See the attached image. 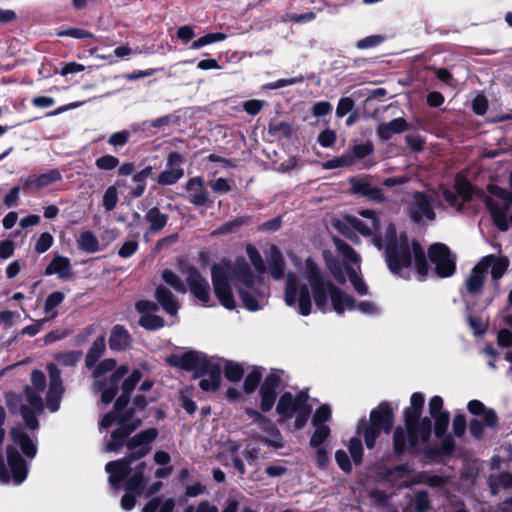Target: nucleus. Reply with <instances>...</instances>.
I'll return each instance as SVG.
<instances>
[{
  "instance_id": "nucleus-1",
  "label": "nucleus",
  "mask_w": 512,
  "mask_h": 512,
  "mask_svg": "<svg viewBox=\"0 0 512 512\" xmlns=\"http://www.w3.org/2000/svg\"><path fill=\"white\" fill-rule=\"evenodd\" d=\"M424 403L423 393L414 392L410 398V406L403 411L404 426L398 425L393 428L394 411L390 403L383 401L370 411L369 421L363 418L358 422L356 432L363 435L366 448L372 450L381 433L390 434L393 430V455L397 458L406 453L414 455L417 453L419 442L427 444L432 434L431 418L422 417Z\"/></svg>"
},
{
  "instance_id": "nucleus-2",
  "label": "nucleus",
  "mask_w": 512,
  "mask_h": 512,
  "mask_svg": "<svg viewBox=\"0 0 512 512\" xmlns=\"http://www.w3.org/2000/svg\"><path fill=\"white\" fill-rule=\"evenodd\" d=\"M13 444L6 446V460L0 450V482L9 483L11 480L19 485L28 476V463L21 453L28 459L36 457L37 443L20 427H13L9 431Z\"/></svg>"
},
{
  "instance_id": "nucleus-3",
  "label": "nucleus",
  "mask_w": 512,
  "mask_h": 512,
  "mask_svg": "<svg viewBox=\"0 0 512 512\" xmlns=\"http://www.w3.org/2000/svg\"><path fill=\"white\" fill-rule=\"evenodd\" d=\"M305 277L311 287L314 303L318 310L325 313L328 310V299L332 302L333 310L342 314L346 309L355 310L356 300L337 287L331 280L325 279L321 269L312 257L305 260Z\"/></svg>"
},
{
  "instance_id": "nucleus-4",
  "label": "nucleus",
  "mask_w": 512,
  "mask_h": 512,
  "mask_svg": "<svg viewBox=\"0 0 512 512\" xmlns=\"http://www.w3.org/2000/svg\"><path fill=\"white\" fill-rule=\"evenodd\" d=\"M166 362L184 371H192L193 379H200L199 387L204 392H215L221 385L222 367L220 363L211 362L203 352L189 350L180 355L172 354Z\"/></svg>"
},
{
  "instance_id": "nucleus-5",
  "label": "nucleus",
  "mask_w": 512,
  "mask_h": 512,
  "mask_svg": "<svg viewBox=\"0 0 512 512\" xmlns=\"http://www.w3.org/2000/svg\"><path fill=\"white\" fill-rule=\"evenodd\" d=\"M309 395L305 390L296 395L286 391L281 394L276 404V413L279 415L278 424L284 425L295 415L294 430L303 429L312 413V406L308 403Z\"/></svg>"
},
{
  "instance_id": "nucleus-6",
  "label": "nucleus",
  "mask_w": 512,
  "mask_h": 512,
  "mask_svg": "<svg viewBox=\"0 0 512 512\" xmlns=\"http://www.w3.org/2000/svg\"><path fill=\"white\" fill-rule=\"evenodd\" d=\"M261 380L262 368L254 367L244 379L243 391L246 395H251L259 387L260 411L269 412L277 400L281 377L277 373L271 372L262 382Z\"/></svg>"
},
{
  "instance_id": "nucleus-7",
  "label": "nucleus",
  "mask_w": 512,
  "mask_h": 512,
  "mask_svg": "<svg viewBox=\"0 0 512 512\" xmlns=\"http://www.w3.org/2000/svg\"><path fill=\"white\" fill-rule=\"evenodd\" d=\"M467 410L475 416L468 423L469 432L475 440L480 441L484 438L485 428L492 431L498 430L499 417L493 408L486 407L480 400L473 399L467 403Z\"/></svg>"
},
{
  "instance_id": "nucleus-8",
  "label": "nucleus",
  "mask_w": 512,
  "mask_h": 512,
  "mask_svg": "<svg viewBox=\"0 0 512 512\" xmlns=\"http://www.w3.org/2000/svg\"><path fill=\"white\" fill-rule=\"evenodd\" d=\"M434 419V435L436 438L441 439L439 447L427 448L424 450V456L436 462L438 458L445 456L450 457L455 451L456 442L451 434H447L449 426L450 415L448 411L441 413V415L432 417Z\"/></svg>"
},
{
  "instance_id": "nucleus-9",
  "label": "nucleus",
  "mask_w": 512,
  "mask_h": 512,
  "mask_svg": "<svg viewBox=\"0 0 512 512\" xmlns=\"http://www.w3.org/2000/svg\"><path fill=\"white\" fill-rule=\"evenodd\" d=\"M412 247L405 233L401 234V242L395 245H385L384 256L389 271L400 275L403 269L410 268L413 263Z\"/></svg>"
},
{
  "instance_id": "nucleus-10",
  "label": "nucleus",
  "mask_w": 512,
  "mask_h": 512,
  "mask_svg": "<svg viewBox=\"0 0 512 512\" xmlns=\"http://www.w3.org/2000/svg\"><path fill=\"white\" fill-rule=\"evenodd\" d=\"M284 298L290 307L298 304V312L302 316H308L311 313L312 301L309 287L307 284H300L292 274L287 278Z\"/></svg>"
},
{
  "instance_id": "nucleus-11",
  "label": "nucleus",
  "mask_w": 512,
  "mask_h": 512,
  "mask_svg": "<svg viewBox=\"0 0 512 512\" xmlns=\"http://www.w3.org/2000/svg\"><path fill=\"white\" fill-rule=\"evenodd\" d=\"M211 280L214 294L219 303L228 310H234L236 308V301L227 269L218 263L213 264L211 267Z\"/></svg>"
},
{
  "instance_id": "nucleus-12",
  "label": "nucleus",
  "mask_w": 512,
  "mask_h": 512,
  "mask_svg": "<svg viewBox=\"0 0 512 512\" xmlns=\"http://www.w3.org/2000/svg\"><path fill=\"white\" fill-rule=\"evenodd\" d=\"M428 257L435 265V273L440 278L451 277L456 271V259L449 247L443 243L431 244Z\"/></svg>"
},
{
  "instance_id": "nucleus-13",
  "label": "nucleus",
  "mask_w": 512,
  "mask_h": 512,
  "mask_svg": "<svg viewBox=\"0 0 512 512\" xmlns=\"http://www.w3.org/2000/svg\"><path fill=\"white\" fill-rule=\"evenodd\" d=\"M370 176L356 177L352 176L348 182L350 184V193L357 195L368 200L381 204L386 201V197L381 188L373 186L370 181Z\"/></svg>"
},
{
  "instance_id": "nucleus-14",
  "label": "nucleus",
  "mask_w": 512,
  "mask_h": 512,
  "mask_svg": "<svg viewBox=\"0 0 512 512\" xmlns=\"http://www.w3.org/2000/svg\"><path fill=\"white\" fill-rule=\"evenodd\" d=\"M187 277L186 283L191 294L203 304L210 301V286L206 278H204L199 270L190 265L186 269Z\"/></svg>"
},
{
  "instance_id": "nucleus-15",
  "label": "nucleus",
  "mask_w": 512,
  "mask_h": 512,
  "mask_svg": "<svg viewBox=\"0 0 512 512\" xmlns=\"http://www.w3.org/2000/svg\"><path fill=\"white\" fill-rule=\"evenodd\" d=\"M185 189L188 193L187 199L192 205L196 207L206 206L208 208L213 206L214 200L210 198L204 179L201 176L190 178L186 182Z\"/></svg>"
},
{
  "instance_id": "nucleus-16",
  "label": "nucleus",
  "mask_w": 512,
  "mask_h": 512,
  "mask_svg": "<svg viewBox=\"0 0 512 512\" xmlns=\"http://www.w3.org/2000/svg\"><path fill=\"white\" fill-rule=\"evenodd\" d=\"M414 209L411 211V219L414 223H421L423 217L428 220H435L436 213L433 209V198L431 195L417 191L413 196Z\"/></svg>"
},
{
  "instance_id": "nucleus-17",
  "label": "nucleus",
  "mask_w": 512,
  "mask_h": 512,
  "mask_svg": "<svg viewBox=\"0 0 512 512\" xmlns=\"http://www.w3.org/2000/svg\"><path fill=\"white\" fill-rule=\"evenodd\" d=\"M484 205H485V208L490 213L495 227L501 232H506L509 228V224H508L509 218L507 217V211H508L509 206L512 207V195L510 196V199L508 200V202L503 206H501L493 198L487 196L484 199Z\"/></svg>"
},
{
  "instance_id": "nucleus-18",
  "label": "nucleus",
  "mask_w": 512,
  "mask_h": 512,
  "mask_svg": "<svg viewBox=\"0 0 512 512\" xmlns=\"http://www.w3.org/2000/svg\"><path fill=\"white\" fill-rule=\"evenodd\" d=\"M62 179V175L58 169H51L46 173L40 175H30L26 179H22V188L24 192H36L45 188L52 183L58 182Z\"/></svg>"
},
{
  "instance_id": "nucleus-19",
  "label": "nucleus",
  "mask_w": 512,
  "mask_h": 512,
  "mask_svg": "<svg viewBox=\"0 0 512 512\" xmlns=\"http://www.w3.org/2000/svg\"><path fill=\"white\" fill-rule=\"evenodd\" d=\"M142 372L139 369H133L130 375L124 379L121 383V394L116 398L114 402V410L119 411L126 408L131 401V394L134 391L137 384L142 379Z\"/></svg>"
},
{
  "instance_id": "nucleus-20",
  "label": "nucleus",
  "mask_w": 512,
  "mask_h": 512,
  "mask_svg": "<svg viewBox=\"0 0 512 512\" xmlns=\"http://www.w3.org/2000/svg\"><path fill=\"white\" fill-rule=\"evenodd\" d=\"M133 344V338L128 329L122 324H116L112 327L108 338V345L113 352H122L130 349Z\"/></svg>"
},
{
  "instance_id": "nucleus-21",
  "label": "nucleus",
  "mask_w": 512,
  "mask_h": 512,
  "mask_svg": "<svg viewBox=\"0 0 512 512\" xmlns=\"http://www.w3.org/2000/svg\"><path fill=\"white\" fill-rule=\"evenodd\" d=\"M483 263L478 262L470 271L465 279L464 288L467 294L477 297L482 294L484 283L486 279L485 268L482 267Z\"/></svg>"
},
{
  "instance_id": "nucleus-22",
  "label": "nucleus",
  "mask_w": 512,
  "mask_h": 512,
  "mask_svg": "<svg viewBox=\"0 0 512 512\" xmlns=\"http://www.w3.org/2000/svg\"><path fill=\"white\" fill-rule=\"evenodd\" d=\"M410 129V124L403 117L394 118L377 126L376 134L381 142H386L393 134H400Z\"/></svg>"
},
{
  "instance_id": "nucleus-23",
  "label": "nucleus",
  "mask_w": 512,
  "mask_h": 512,
  "mask_svg": "<svg viewBox=\"0 0 512 512\" xmlns=\"http://www.w3.org/2000/svg\"><path fill=\"white\" fill-rule=\"evenodd\" d=\"M260 428L266 432L270 437L259 435L256 439L269 447H273L275 449H280L283 447V437L274 422L265 416V419L262 420L259 424Z\"/></svg>"
},
{
  "instance_id": "nucleus-24",
  "label": "nucleus",
  "mask_w": 512,
  "mask_h": 512,
  "mask_svg": "<svg viewBox=\"0 0 512 512\" xmlns=\"http://www.w3.org/2000/svg\"><path fill=\"white\" fill-rule=\"evenodd\" d=\"M482 267L485 268L486 274L488 269L491 268V277L494 282H497L503 277L509 267V260L505 256H495L493 254L484 256L480 261Z\"/></svg>"
},
{
  "instance_id": "nucleus-25",
  "label": "nucleus",
  "mask_w": 512,
  "mask_h": 512,
  "mask_svg": "<svg viewBox=\"0 0 512 512\" xmlns=\"http://www.w3.org/2000/svg\"><path fill=\"white\" fill-rule=\"evenodd\" d=\"M105 470L109 474L108 481L114 488L126 480L132 472V468L122 459L108 462L105 466Z\"/></svg>"
},
{
  "instance_id": "nucleus-26",
  "label": "nucleus",
  "mask_w": 512,
  "mask_h": 512,
  "mask_svg": "<svg viewBox=\"0 0 512 512\" xmlns=\"http://www.w3.org/2000/svg\"><path fill=\"white\" fill-rule=\"evenodd\" d=\"M269 273L275 280H280L284 277L286 262L280 248L272 244L269 248L267 256Z\"/></svg>"
},
{
  "instance_id": "nucleus-27",
  "label": "nucleus",
  "mask_w": 512,
  "mask_h": 512,
  "mask_svg": "<svg viewBox=\"0 0 512 512\" xmlns=\"http://www.w3.org/2000/svg\"><path fill=\"white\" fill-rule=\"evenodd\" d=\"M232 279H236L245 288L251 289L255 284L254 274L244 257H237L232 268Z\"/></svg>"
},
{
  "instance_id": "nucleus-28",
  "label": "nucleus",
  "mask_w": 512,
  "mask_h": 512,
  "mask_svg": "<svg viewBox=\"0 0 512 512\" xmlns=\"http://www.w3.org/2000/svg\"><path fill=\"white\" fill-rule=\"evenodd\" d=\"M136 413V408L134 406L124 408L123 410L110 411L106 413L102 420L100 421V427L103 429L110 428L114 423L118 425H124L129 422Z\"/></svg>"
},
{
  "instance_id": "nucleus-29",
  "label": "nucleus",
  "mask_w": 512,
  "mask_h": 512,
  "mask_svg": "<svg viewBox=\"0 0 512 512\" xmlns=\"http://www.w3.org/2000/svg\"><path fill=\"white\" fill-rule=\"evenodd\" d=\"M154 296L157 303L167 314L172 316L177 314L180 305L173 293L167 287L163 285L157 286Z\"/></svg>"
},
{
  "instance_id": "nucleus-30",
  "label": "nucleus",
  "mask_w": 512,
  "mask_h": 512,
  "mask_svg": "<svg viewBox=\"0 0 512 512\" xmlns=\"http://www.w3.org/2000/svg\"><path fill=\"white\" fill-rule=\"evenodd\" d=\"M45 275L57 274L60 279L67 280L73 275L70 260L67 257L57 255L47 265Z\"/></svg>"
},
{
  "instance_id": "nucleus-31",
  "label": "nucleus",
  "mask_w": 512,
  "mask_h": 512,
  "mask_svg": "<svg viewBox=\"0 0 512 512\" xmlns=\"http://www.w3.org/2000/svg\"><path fill=\"white\" fill-rule=\"evenodd\" d=\"M122 379L118 374L112 372L108 382L105 380L97 382L98 390H101V402L104 404L111 403L119 392L118 384Z\"/></svg>"
},
{
  "instance_id": "nucleus-32",
  "label": "nucleus",
  "mask_w": 512,
  "mask_h": 512,
  "mask_svg": "<svg viewBox=\"0 0 512 512\" xmlns=\"http://www.w3.org/2000/svg\"><path fill=\"white\" fill-rule=\"evenodd\" d=\"M152 174L153 167L148 165L132 175V181L135 184L129 191V195L132 198H140L144 195L147 186V179L151 177Z\"/></svg>"
},
{
  "instance_id": "nucleus-33",
  "label": "nucleus",
  "mask_w": 512,
  "mask_h": 512,
  "mask_svg": "<svg viewBox=\"0 0 512 512\" xmlns=\"http://www.w3.org/2000/svg\"><path fill=\"white\" fill-rule=\"evenodd\" d=\"M158 430L156 428L145 429L133 437H131L126 447L128 450H134L141 447H151L150 444L158 437Z\"/></svg>"
},
{
  "instance_id": "nucleus-34",
  "label": "nucleus",
  "mask_w": 512,
  "mask_h": 512,
  "mask_svg": "<svg viewBox=\"0 0 512 512\" xmlns=\"http://www.w3.org/2000/svg\"><path fill=\"white\" fill-rule=\"evenodd\" d=\"M411 247L413 251L412 258L414 259L416 272L422 279H424L428 275L429 270L424 248L416 239L411 241Z\"/></svg>"
},
{
  "instance_id": "nucleus-35",
  "label": "nucleus",
  "mask_w": 512,
  "mask_h": 512,
  "mask_svg": "<svg viewBox=\"0 0 512 512\" xmlns=\"http://www.w3.org/2000/svg\"><path fill=\"white\" fill-rule=\"evenodd\" d=\"M106 350V340L104 335L98 336L90 349L88 350L85 357V366L88 369L95 367L99 359L102 357Z\"/></svg>"
},
{
  "instance_id": "nucleus-36",
  "label": "nucleus",
  "mask_w": 512,
  "mask_h": 512,
  "mask_svg": "<svg viewBox=\"0 0 512 512\" xmlns=\"http://www.w3.org/2000/svg\"><path fill=\"white\" fill-rule=\"evenodd\" d=\"M168 219L169 216L156 206L150 208L145 215V220L149 223V231L152 233L161 231L167 225Z\"/></svg>"
},
{
  "instance_id": "nucleus-37",
  "label": "nucleus",
  "mask_w": 512,
  "mask_h": 512,
  "mask_svg": "<svg viewBox=\"0 0 512 512\" xmlns=\"http://www.w3.org/2000/svg\"><path fill=\"white\" fill-rule=\"evenodd\" d=\"M454 189L464 203L473 199L478 188L473 185L467 178L457 175L454 180Z\"/></svg>"
},
{
  "instance_id": "nucleus-38",
  "label": "nucleus",
  "mask_w": 512,
  "mask_h": 512,
  "mask_svg": "<svg viewBox=\"0 0 512 512\" xmlns=\"http://www.w3.org/2000/svg\"><path fill=\"white\" fill-rule=\"evenodd\" d=\"M47 370L49 374V388L48 392L51 394H60L63 395L65 392V388L63 386L61 371L54 363H49L47 365Z\"/></svg>"
},
{
  "instance_id": "nucleus-39",
  "label": "nucleus",
  "mask_w": 512,
  "mask_h": 512,
  "mask_svg": "<svg viewBox=\"0 0 512 512\" xmlns=\"http://www.w3.org/2000/svg\"><path fill=\"white\" fill-rule=\"evenodd\" d=\"M374 150H375V147H374L373 142L370 140H367L363 143L355 144V145L351 146L347 150V153H348V155H350L352 165H354L356 163V161L365 159L366 157L373 154Z\"/></svg>"
},
{
  "instance_id": "nucleus-40",
  "label": "nucleus",
  "mask_w": 512,
  "mask_h": 512,
  "mask_svg": "<svg viewBox=\"0 0 512 512\" xmlns=\"http://www.w3.org/2000/svg\"><path fill=\"white\" fill-rule=\"evenodd\" d=\"M77 245L80 250L86 253H95L100 249L97 237L90 230L80 233L77 239Z\"/></svg>"
},
{
  "instance_id": "nucleus-41",
  "label": "nucleus",
  "mask_w": 512,
  "mask_h": 512,
  "mask_svg": "<svg viewBox=\"0 0 512 512\" xmlns=\"http://www.w3.org/2000/svg\"><path fill=\"white\" fill-rule=\"evenodd\" d=\"M129 436L127 431L120 425V427L111 432V439L106 444V450L109 452L119 451L127 444L130 439Z\"/></svg>"
},
{
  "instance_id": "nucleus-42",
  "label": "nucleus",
  "mask_w": 512,
  "mask_h": 512,
  "mask_svg": "<svg viewBox=\"0 0 512 512\" xmlns=\"http://www.w3.org/2000/svg\"><path fill=\"white\" fill-rule=\"evenodd\" d=\"M324 260L326 263V266L328 270L330 271L333 278L339 283V284H345L346 283V277L343 271V266L340 263V261L329 255L328 253L324 252Z\"/></svg>"
},
{
  "instance_id": "nucleus-43",
  "label": "nucleus",
  "mask_w": 512,
  "mask_h": 512,
  "mask_svg": "<svg viewBox=\"0 0 512 512\" xmlns=\"http://www.w3.org/2000/svg\"><path fill=\"white\" fill-rule=\"evenodd\" d=\"M224 377L232 383L239 382L245 373L244 367L238 362L226 360L223 368Z\"/></svg>"
},
{
  "instance_id": "nucleus-44",
  "label": "nucleus",
  "mask_w": 512,
  "mask_h": 512,
  "mask_svg": "<svg viewBox=\"0 0 512 512\" xmlns=\"http://www.w3.org/2000/svg\"><path fill=\"white\" fill-rule=\"evenodd\" d=\"M138 324L148 331H157L165 326V319L156 314L141 315Z\"/></svg>"
},
{
  "instance_id": "nucleus-45",
  "label": "nucleus",
  "mask_w": 512,
  "mask_h": 512,
  "mask_svg": "<svg viewBox=\"0 0 512 512\" xmlns=\"http://www.w3.org/2000/svg\"><path fill=\"white\" fill-rule=\"evenodd\" d=\"M184 176V169H165L156 179L157 184L170 186L176 184Z\"/></svg>"
},
{
  "instance_id": "nucleus-46",
  "label": "nucleus",
  "mask_w": 512,
  "mask_h": 512,
  "mask_svg": "<svg viewBox=\"0 0 512 512\" xmlns=\"http://www.w3.org/2000/svg\"><path fill=\"white\" fill-rule=\"evenodd\" d=\"M123 183L121 180H116L114 185L109 186L103 195L102 205L106 211H112L115 209L118 202V191L117 186H121Z\"/></svg>"
},
{
  "instance_id": "nucleus-47",
  "label": "nucleus",
  "mask_w": 512,
  "mask_h": 512,
  "mask_svg": "<svg viewBox=\"0 0 512 512\" xmlns=\"http://www.w3.org/2000/svg\"><path fill=\"white\" fill-rule=\"evenodd\" d=\"M19 412L23 418L26 429L34 431L39 428V420L37 416L40 413H36V411L24 404L20 406Z\"/></svg>"
},
{
  "instance_id": "nucleus-48",
  "label": "nucleus",
  "mask_w": 512,
  "mask_h": 512,
  "mask_svg": "<svg viewBox=\"0 0 512 512\" xmlns=\"http://www.w3.org/2000/svg\"><path fill=\"white\" fill-rule=\"evenodd\" d=\"M227 39V35L222 32H215V33H207L197 40H195L191 46L190 49L192 50H198L203 46L210 45L212 43L221 42Z\"/></svg>"
},
{
  "instance_id": "nucleus-49",
  "label": "nucleus",
  "mask_w": 512,
  "mask_h": 512,
  "mask_svg": "<svg viewBox=\"0 0 512 512\" xmlns=\"http://www.w3.org/2000/svg\"><path fill=\"white\" fill-rule=\"evenodd\" d=\"M269 132L272 134H280L284 139H290L294 133L292 124L286 121L271 120L269 122Z\"/></svg>"
},
{
  "instance_id": "nucleus-50",
  "label": "nucleus",
  "mask_w": 512,
  "mask_h": 512,
  "mask_svg": "<svg viewBox=\"0 0 512 512\" xmlns=\"http://www.w3.org/2000/svg\"><path fill=\"white\" fill-rule=\"evenodd\" d=\"M315 430L310 438L309 445L312 448L321 447L331 434V429L328 425L314 426Z\"/></svg>"
},
{
  "instance_id": "nucleus-51",
  "label": "nucleus",
  "mask_w": 512,
  "mask_h": 512,
  "mask_svg": "<svg viewBox=\"0 0 512 512\" xmlns=\"http://www.w3.org/2000/svg\"><path fill=\"white\" fill-rule=\"evenodd\" d=\"M345 272H346L351 284L353 285L355 291L359 295H366L368 293V287H367L366 283L364 282V280L357 274L355 269L350 265H346Z\"/></svg>"
},
{
  "instance_id": "nucleus-52",
  "label": "nucleus",
  "mask_w": 512,
  "mask_h": 512,
  "mask_svg": "<svg viewBox=\"0 0 512 512\" xmlns=\"http://www.w3.org/2000/svg\"><path fill=\"white\" fill-rule=\"evenodd\" d=\"M246 253L250 259V262L254 269L259 273L263 274L266 271V265L264 263V260L260 254V252L257 250L255 246L252 244H248L246 246Z\"/></svg>"
},
{
  "instance_id": "nucleus-53",
  "label": "nucleus",
  "mask_w": 512,
  "mask_h": 512,
  "mask_svg": "<svg viewBox=\"0 0 512 512\" xmlns=\"http://www.w3.org/2000/svg\"><path fill=\"white\" fill-rule=\"evenodd\" d=\"M146 485V481L144 475H139V473H133L132 476L126 482L125 490L127 492H133L136 495H142L144 492V488Z\"/></svg>"
},
{
  "instance_id": "nucleus-54",
  "label": "nucleus",
  "mask_w": 512,
  "mask_h": 512,
  "mask_svg": "<svg viewBox=\"0 0 512 512\" xmlns=\"http://www.w3.org/2000/svg\"><path fill=\"white\" fill-rule=\"evenodd\" d=\"M251 217L248 215L238 216L231 221L222 224L218 229V233L229 234L234 232L237 228L248 225Z\"/></svg>"
},
{
  "instance_id": "nucleus-55",
  "label": "nucleus",
  "mask_w": 512,
  "mask_h": 512,
  "mask_svg": "<svg viewBox=\"0 0 512 512\" xmlns=\"http://www.w3.org/2000/svg\"><path fill=\"white\" fill-rule=\"evenodd\" d=\"M349 453L355 465H361L363 461V444L359 437L354 436L349 441Z\"/></svg>"
},
{
  "instance_id": "nucleus-56",
  "label": "nucleus",
  "mask_w": 512,
  "mask_h": 512,
  "mask_svg": "<svg viewBox=\"0 0 512 512\" xmlns=\"http://www.w3.org/2000/svg\"><path fill=\"white\" fill-rule=\"evenodd\" d=\"M333 242L337 248V250L348 260L352 262H357L359 260V256L353 247L348 244L346 241L339 237H334Z\"/></svg>"
},
{
  "instance_id": "nucleus-57",
  "label": "nucleus",
  "mask_w": 512,
  "mask_h": 512,
  "mask_svg": "<svg viewBox=\"0 0 512 512\" xmlns=\"http://www.w3.org/2000/svg\"><path fill=\"white\" fill-rule=\"evenodd\" d=\"M25 396L29 407L36 411V413H42L44 410V403L42 397L34 391L30 386L24 388Z\"/></svg>"
},
{
  "instance_id": "nucleus-58",
  "label": "nucleus",
  "mask_w": 512,
  "mask_h": 512,
  "mask_svg": "<svg viewBox=\"0 0 512 512\" xmlns=\"http://www.w3.org/2000/svg\"><path fill=\"white\" fill-rule=\"evenodd\" d=\"M163 281L179 293H185L186 287L179 276L172 270L166 269L162 273Z\"/></svg>"
},
{
  "instance_id": "nucleus-59",
  "label": "nucleus",
  "mask_w": 512,
  "mask_h": 512,
  "mask_svg": "<svg viewBox=\"0 0 512 512\" xmlns=\"http://www.w3.org/2000/svg\"><path fill=\"white\" fill-rule=\"evenodd\" d=\"M237 293L244 307L247 310L254 312L260 309V304L256 297L252 295L249 291H247L245 288L237 287Z\"/></svg>"
},
{
  "instance_id": "nucleus-60",
  "label": "nucleus",
  "mask_w": 512,
  "mask_h": 512,
  "mask_svg": "<svg viewBox=\"0 0 512 512\" xmlns=\"http://www.w3.org/2000/svg\"><path fill=\"white\" fill-rule=\"evenodd\" d=\"M332 417L331 408L328 404H322L320 405L313 417H312V425L313 426H322L326 425L325 423L330 421Z\"/></svg>"
},
{
  "instance_id": "nucleus-61",
  "label": "nucleus",
  "mask_w": 512,
  "mask_h": 512,
  "mask_svg": "<svg viewBox=\"0 0 512 512\" xmlns=\"http://www.w3.org/2000/svg\"><path fill=\"white\" fill-rule=\"evenodd\" d=\"M131 137V133L128 130H121L112 133L108 139L107 143L115 148V150H118L119 148L124 147L126 144H128Z\"/></svg>"
},
{
  "instance_id": "nucleus-62",
  "label": "nucleus",
  "mask_w": 512,
  "mask_h": 512,
  "mask_svg": "<svg viewBox=\"0 0 512 512\" xmlns=\"http://www.w3.org/2000/svg\"><path fill=\"white\" fill-rule=\"evenodd\" d=\"M415 512H428L431 509V501L426 490L417 491L414 498Z\"/></svg>"
},
{
  "instance_id": "nucleus-63",
  "label": "nucleus",
  "mask_w": 512,
  "mask_h": 512,
  "mask_svg": "<svg viewBox=\"0 0 512 512\" xmlns=\"http://www.w3.org/2000/svg\"><path fill=\"white\" fill-rule=\"evenodd\" d=\"M82 356V351L73 350L64 353H59L56 356V359L64 366H75L81 360Z\"/></svg>"
},
{
  "instance_id": "nucleus-64",
  "label": "nucleus",
  "mask_w": 512,
  "mask_h": 512,
  "mask_svg": "<svg viewBox=\"0 0 512 512\" xmlns=\"http://www.w3.org/2000/svg\"><path fill=\"white\" fill-rule=\"evenodd\" d=\"M65 299V295L61 291H55L50 293L44 302V312L51 313L56 307H58Z\"/></svg>"
}]
</instances>
